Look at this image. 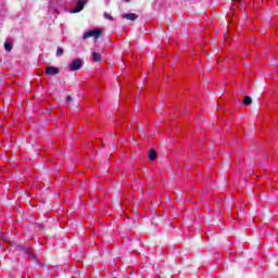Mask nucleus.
Listing matches in <instances>:
<instances>
[{
  "label": "nucleus",
  "instance_id": "obj_7",
  "mask_svg": "<svg viewBox=\"0 0 278 278\" xmlns=\"http://www.w3.org/2000/svg\"><path fill=\"white\" fill-rule=\"evenodd\" d=\"M123 17L127 18V21H136L138 18V15L135 13H127Z\"/></svg>",
  "mask_w": 278,
  "mask_h": 278
},
{
  "label": "nucleus",
  "instance_id": "obj_10",
  "mask_svg": "<svg viewBox=\"0 0 278 278\" xmlns=\"http://www.w3.org/2000/svg\"><path fill=\"white\" fill-rule=\"evenodd\" d=\"M4 49H5V51H8V52L12 51V43H10V42H4Z\"/></svg>",
  "mask_w": 278,
  "mask_h": 278
},
{
  "label": "nucleus",
  "instance_id": "obj_2",
  "mask_svg": "<svg viewBox=\"0 0 278 278\" xmlns=\"http://www.w3.org/2000/svg\"><path fill=\"white\" fill-rule=\"evenodd\" d=\"M88 3V0H79L76 7L72 10V14H77L84 10V5Z\"/></svg>",
  "mask_w": 278,
  "mask_h": 278
},
{
  "label": "nucleus",
  "instance_id": "obj_8",
  "mask_svg": "<svg viewBox=\"0 0 278 278\" xmlns=\"http://www.w3.org/2000/svg\"><path fill=\"white\" fill-rule=\"evenodd\" d=\"M251 103H253V99H251V97H249V96H245L243 99V104L251 105Z\"/></svg>",
  "mask_w": 278,
  "mask_h": 278
},
{
  "label": "nucleus",
  "instance_id": "obj_14",
  "mask_svg": "<svg viewBox=\"0 0 278 278\" xmlns=\"http://www.w3.org/2000/svg\"><path fill=\"white\" fill-rule=\"evenodd\" d=\"M125 1H129V0H125Z\"/></svg>",
  "mask_w": 278,
  "mask_h": 278
},
{
  "label": "nucleus",
  "instance_id": "obj_5",
  "mask_svg": "<svg viewBox=\"0 0 278 278\" xmlns=\"http://www.w3.org/2000/svg\"><path fill=\"white\" fill-rule=\"evenodd\" d=\"M148 157H149L150 162H155V160H157V152L155 151V149H151L149 151Z\"/></svg>",
  "mask_w": 278,
  "mask_h": 278
},
{
  "label": "nucleus",
  "instance_id": "obj_9",
  "mask_svg": "<svg viewBox=\"0 0 278 278\" xmlns=\"http://www.w3.org/2000/svg\"><path fill=\"white\" fill-rule=\"evenodd\" d=\"M25 253H26V255H29V257H31V260H36V255H34V253H31V250L25 249Z\"/></svg>",
  "mask_w": 278,
  "mask_h": 278
},
{
  "label": "nucleus",
  "instance_id": "obj_1",
  "mask_svg": "<svg viewBox=\"0 0 278 278\" xmlns=\"http://www.w3.org/2000/svg\"><path fill=\"white\" fill-rule=\"evenodd\" d=\"M101 37V29L99 28H94V29H91V30H88L87 33H85L83 35V40H88V38H100Z\"/></svg>",
  "mask_w": 278,
  "mask_h": 278
},
{
  "label": "nucleus",
  "instance_id": "obj_6",
  "mask_svg": "<svg viewBox=\"0 0 278 278\" xmlns=\"http://www.w3.org/2000/svg\"><path fill=\"white\" fill-rule=\"evenodd\" d=\"M91 55L93 58V62H102L103 61V58L101 56V53H99V52H92Z\"/></svg>",
  "mask_w": 278,
  "mask_h": 278
},
{
  "label": "nucleus",
  "instance_id": "obj_13",
  "mask_svg": "<svg viewBox=\"0 0 278 278\" xmlns=\"http://www.w3.org/2000/svg\"><path fill=\"white\" fill-rule=\"evenodd\" d=\"M65 101H66V103H73V97L67 96V97L65 98Z\"/></svg>",
  "mask_w": 278,
  "mask_h": 278
},
{
  "label": "nucleus",
  "instance_id": "obj_3",
  "mask_svg": "<svg viewBox=\"0 0 278 278\" xmlns=\"http://www.w3.org/2000/svg\"><path fill=\"white\" fill-rule=\"evenodd\" d=\"M84 62H81V59H76L74 61H72V63L70 64V71H79V68H81Z\"/></svg>",
  "mask_w": 278,
  "mask_h": 278
},
{
  "label": "nucleus",
  "instance_id": "obj_12",
  "mask_svg": "<svg viewBox=\"0 0 278 278\" xmlns=\"http://www.w3.org/2000/svg\"><path fill=\"white\" fill-rule=\"evenodd\" d=\"M104 18H108L109 21H114V17L108 12H104Z\"/></svg>",
  "mask_w": 278,
  "mask_h": 278
},
{
  "label": "nucleus",
  "instance_id": "obj_4",
  "mask_svg": "<svg viewBox=\"0 0 278 278\" xmlns=\"http://www.w3.org/2000/svg\"><path fill=\"white\" fill-rule=\"evenodd\" d=\"M46 75H60V68L55 67V66H49L46 68Z\"/></svg>",
  "mask_w": 278,
  "mask_h": 278
},
{
  "label": "nucleus",
  "instance_id": "obj_11",
  "mask_svg": "<svg viewBox=\"0 0 278 278\" xmlns=\"http://www.w3.org/2000/svg\"><path fill=\"white\" fill-rule=\"evenodd\" d=\"M56 55H58V58L64 55V49H62L61 47H59V48L56 49Z\"/></svg>",
  "mask_w": 278,
  "mask_h": 278
}]
</instances>
